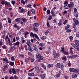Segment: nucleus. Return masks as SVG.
I'll use <instances>...</instances> for the list:
<instances>
[{"label": "nucleus", "mask_w": 79, "mask_h": 79, "mask_svg": "<svg viewBox=\"0 0 79 79\" xmlns=\"http://www.w3.org/2000/svg\"><path fill=\"white\" fill-rule=\"evenodd\" d=\"M30 36L32 37H35L37 40H39V37L36 34H34L33 32H31L30 34Z\"/></svg>", "instance_id": "nucleus-1"}, {"label": "nucleus", "mask_w": 79, "mask_h": 79, "mask_svg": "<svg viewBox=\"0 0 79 79\" xmlns=\"http://www.w3.org/2000/svg\"><path fill=\"white\" fill-rule=\"evenodd\" d=\"M56 67L57 68L59 69V68H64V64L63 63H57L56 64Z\"/></svg>", "instance_id": "nucleus-2"}, {"label": "nucleus", "mask_w": 79, "mask_h": 79, "mask_svg": "<svg viewBox=\"0 0 79 79\" xmlns=\"http://www.w3.org/2000/svg\"><path fill=\"white\" fill-rule=\"evenodd\" d=\"M36 58L38 59V60H43V57L40 53H37L36 55Z\"/></svg>", "instance_id": "nucleus-3"}, {"label": "nucleus", "mask_w": 79, "mask_h": 79, "mask_svg": "<svg viewBox=\"0 0 79 79\" xmlns=\"http://www.w3.org/2000/svg\"><path fill=\"white\" fill-rule=\"evenodd\" d=\"M73 22L74 23V24L76 25H78L79 24V21H78V20L77 19L75 18H73Z\"/></svg>", "instance_id": "nucleus-4"}, {"label": "nucleus", "mask_w": 79, "mask_h": 79, "mask_svg": "<svg viewBox=\"0 0 79 79\" xmlns=\"http://www.w3.org/2000/svg\"><path fill=\"white\" fill-rule=\"evenodd\" d=\"M78 56L77 55H73L72 56H67V57L68 59L70 58H77Z\"/></svg>", "instance_id": "nucleus-5"}, {"label": "nucleus", "mask_w": 79, "mask_h": 79, "mask_svg": "<svg viewBox=\"0 0 79 79\" xmlns=\"http://www.w3.org/2000/svg\"><path fill=\"white\" fill-rule=\"evenodd\" d=\"M69 71L70 72H77V69H74L73 68H70Z\"/></svg>", "instance_id": "nucleus-6"}, {"label": "nucleus", "mask_w": 79, "mask_h": 79, "mask_svg": "<svg viewBox=\"0 0 79 79\" xmlns=\"http://www.w3.org/2000/svg\"><path fill=\"white\" fill-rule=\"evenodd\" d=\"M5 5L7 6H9V7H11V5L10 4V3L9 2H7L6 1H5Z\"/></svg>", "instance_id": "nucleus-7"}, {"label": "nucleus", "mask_w": 79, "mask_h": 79, "mask_svg": "<svg viewBox=\"0 0 79 79\" xmlns=\"http://www.w3.org/2000/svg\"><path fill=\"white\" fill-rule=\"evenodd\" d=\"M2 61H6V63H9V61H8V60L6 57L5 58H3L2 59Z\"/></svg>", "instance_id": "nucleus-8"}, {"label": "nucleus", "mask_w": 79, "mask_h": 79, "mask_svg": "<svg viewBox=\"0 0 79 79\" xmlns=\"http://www.w3.org/2000/svg\"><path fill=\"white\" fill-rule=\"evenodd\" d=\"M33 50L34 52H37V50H38V49H37V46L36 45H34L33 46Z\"/></svg>", "instance_id": "nucleus-9"}, {"label": "nucleus", "mask_w": 79, "mask_h": 79, "mask_svg": "<svg viewBox=\"0 0 79 79\" xmlns=\"http://www.w3.org/2000/svg\"><path fill=\"white\" fill-rule=\"evenodd\" d=\"M15 21L16 23H19L21 22V19L20 18H17L15 19Z\"/></svg>", "instance_id": "nucleus-10"}, {"label": "nucleus", "mask_w": 79, "mask_h": 79, "mask_svg": "<svg viewBox=\"0 0 79 79\" xmlns=\"http://www.w3.org/2000/svg\"><path fill=\"white\" fill-rule=\"evenodd\" d=\"M40 64L41 65L43 69H44L45 71H46V70H47V68H46V67L45 66V65H44V64L43 63H41Z\"/></svg>", "instance_id": "nucleus-11"}, {"label": "nucleus", "mask_w": 79, "mask_h": 79, "mask_svg": "<svg viewBox=\"0 0 79 79\" xmlns=\"http://www.w3.org/2000/svg\"><path fill=\"white\" fill-rule=\"evenodd\" d=\"M62 20L60 19L59 22L58 23V26H61L62 24H63V22Z\"/></svg>", "instance_id": "nucleus-12"}, {"label": "nucleus", "mask_w": 79, "mask_h": 79, "mask_svg": "<svg viewBox=\"0 0 79 79\" xmlns=\"http://www.w3.org/2000/svg\"><path fill=\"white\" fill-rule=\"evenodd\" d=\"M72 77L73 79H76L77 77V74L75 73H73L72 76Z\"/></svg>", "instance_id": "nucleus-13"}, {"label": "nucleus", "mask_w": 79, "mask_h": 79, "mask_svg": "<svg viewBox=\"0 0 79 79\" xmlns=\"http://www.w3.org/2000/svg\"><path fill=\"white\" fill-rule=\"evenodd\" d=\"M60 53L58 52H57L56 54V55L54 56V58H57L60 56Z\"/></svg>", "instance_id": "nucleus-14"}, {"label": "nucleus", "mask_w": 79, "mask_h": 79, "mask_svg": "<svg viewBox=\"0 0 79 79\" xmlns=\"http://www.w3.org/2000/svg\"><path fill=\"white\" fill-rule=\"evenodd\" d=\"M14 44L15 46L18 45L19 46L18 47H19V44H20V42L19 41H17V42L14 43Z\"/></svg>", "instance_id": "nucleus-15"}, {"label": "nucleus", "mask_w": 79, "mask_h": 79, "mask_svg": "<svg viewBox=\"0 0 79 79\" xmlns=\"http://www.w3.org/2000/svg\"><path fill=\"white\" fill-rule=\"evenodd\" d=\"M28 49L29 51L31 52H33V50L32 49V47L31 46L28 47Z\"/></svg>", "instance_id": "nucleus-16"}, {"label": "nucleus", "mask_w": 79, "mask_h": 79, "mask_svg": "<svg viewBox=\"0 0 79 79\" xmlns=\"http://www.w3.org/2000/svg\"><path fill=\"white\" fill-rule=\"evenodd\" d=\"M37 26H38V23H34L33 25V28L37 27Z\"/></svg>", "instance_id": "nucleus-17"}, {"label": "nucleus", "mask_w": 79, "mask_h": 79, "mask_svg": "<svg viewBox=\"0 0 79 79\" xmlns=\"http://www.w3.org/2000/svg\"><path fill=\"white\" fill-rule=\"evenodd\" d=\"M47 75H46L45 74H43L41 76V78L42 79H44L46 77Z\"/></svg>", "instance_id": "nucleus-18"}, {"label": "nucleus", "mask_w": 79, "mask_h": 79, "mask_svg": "<svg viewBox=\"0 0 79 79\" xmlns=\"http://www.w3.org/2000/svg\"><path fill=\"white\" fill-rule=\"evenodd\" d=\"M53 11H55V10H52V11H51V14L52 15V16H53L55 17V16H56V15L55 14V13Z\"/></svg>", "instance_id": "nucleus-19"}, {"label": "nucleus", "mask_w": 79, "mask_h": 79, "mask_svg": "<svg viewBox=\"0 0 79 79\" xmlns=\"http://www.w3.org/2000/svg\"><path fill=\"white\" fill-rule=\"evenodd\" d=\"M9 64L11 66H14V64H15V63L13 62L10 61Z\"/></svg>", "instance_id": "nucleus-20"}, {"label": "nucleus", "mask_w": 79, "mask_h": 79, "mask_svg": "<svg viewBox=\"0 0 79 79\" xmlns=\"http://www.w3.org/2000/svg\"><path fill=\"white\" fill-rule=\"evenodd\" d=\"M11 69L12 71V73L14 74H16V70L14 68Z\"/></svg>", "instance_id": "nucleus-21"}, {"label": "nucleus", "mask_w": 79, "mask_h": 79, "mask_svg": "<svg viewBox=\"0 0 79 79\" xmlns=\"http://www.w3.org/2000/svg\"><path fill=\"white\" fill-rule=\"evenodd\" d=\"M75 44L77 45V46H79V40H75Z\"/></svg>", "instance_id": "nucleus-22"}, {"label": "nucleus", "mask_w": 79, "mask_h": 79, "mask_svg": "<svg viewBox=\"0 0 79 79\" xmlns=\"http://www.w3.org/2000/svg\"><path fill=\"white\" fill-rule=\"evenodd\" d=\"M52 18H53V16H52V15H49L48 17V18L47 19V20L48 21H49L50 20H51V19H52Z\"/></svg>", "instance_id": "nucleus-23"}, {"label": "nucleus", "mask_w": 79, "mask_h": 79, "mask_svg": "<svg viewBox=\"0 0 79 79\" xmlns=\"http://www.w3.org/2000/svg\"><path fill=\"white\" fill-rule=\"evenodd\" d=\"M19 56L20 58H24V55L23 54H20L19 55Z\"/></svg>", "instance_id": "nucleus-24"}, {"label": "nucleus", "mask_w": 79, "mask_h": 79, "mask_svg": "<svg viewBox=\"0 0 79 79\" xmlns=\"http://www.w3.org/2000/svg\"><path fill=\"white\" fill-rule=\"evenodd\" d=\"M31 11L32 13V15H35V10H34V9H31Z\"/></svg>", "instance_id": "nucleus-25"}, {"label": "nucleus", "mask_w": 79, "mask_h": 79, "mask_svg": "<svg viewBox=\"0 0 79 79\" xmlns=\"http://www.w3.org/2000/svg\"><path fill=\"white\" fill-rule=\"evenodd\" d=\"M74 15L76 18H78V17H79V14L78 13V12L75 13Z\"/></svg>", "instance_id": "nucleus-26"}, {"label": "nucleus", "mask_w": 79, "mask_h": 79, "mask_svg": "<svg viewBox=\"0 0 79 79\" xmlns=\"http://www.w3.org/2000/svg\"><path fill=\"white\" fill-rule=\"evenodd\" d=\"M47 66L48 68H52L53 67V64H48L47 65Z\"/></svg>", "instance_id": "nucleus-27"}, {"label": "nucleus", "mask_w": 79, "mask_h": 79, "mask_svg": "<svg viewBox=\"0 0 79 79\" xmlns=\"http://www.w3.org/2000/svg\"><path fill=\"white\" fill-rule=\"evenodd\" d=\"M32 29L33 31H35V32H38V29H37V28H35V27L32 28Z\"/></svg>", "instance_id": "nucleus-28"}, {"label": "nucleus", "mask_w": 79, "mask_h": 79, "mask_svg": "<svg viewBox=\"0 0 79 79\" xmlns=\"http://www.w3.org/2000/svg\"><path fill=\"white\" fill-rule=\"evenodd\" d=\"M63 9L64 10H67L68 9V6L66 5H64L63 6Z\"/></svg>", "instance_id": "nucleus-29"}, {"label": "nucleus", "mask_w": 79, "mask_h": 79, "mask_svg": "<svg viewBox=\"0 0 79 79\" xmlns=\"http://www.w3.org/2000/svg\"><path fill=\"white\" fill-rule=\"evenodd\" d=\"M22 21L24 23H26L27 22V19L25 18H22Z\"/></svg>", "instance_id": "nucleus-30"}, {"label": "nucleus", "mask_w": 79, "mask_h": 79, "mask_svg": "<svg viewBox=\"0 0 79 79\" xmlns=\"http://www.w3.org/2000/svg\"><path fill=\"white\" fill-rule=\"evenodd\" d=\"M62 60L64 61H66V56H64L62 58Z\"/></svg>", "instance_id": "nucleus-31"}, {"label": "nucleus", "mask_w": 79, "mask_h": 79, "mask_svg": "<svg viewBox=\"0 0 79 79\" xmlns=\"http://www.w3.org/2000/svg\"><path fill=\"white\" fill-rule=\"evenodd\" d=\"M70 27L69 25H67L65 27V31H67V30H68V29Z\"/></svg>", "instance_id": "nucleus-32"}, {"label": "nucleus", "mask_w": 79, "mask_h": 79, "mask_svg": "<svg viewBox=\"0 0 79 79\" xmlns=\"http://www.w3.org/2000/svg\"><path fill=\"white\" fill-rule=\"evenodd\" d=\"M67 13H68V11L66 10H64L62 13V14L63 15H65L66 14H67Z\"/></svg>", "instance_id": "nucleus-33"}, {"label": "nucleus", "mask_w": 79, "mask_h": 79, "mask_svg": "<svg viewBox=\"0 0 79 79\" xmlns=\"http://www.w3.org/2000/svg\"><path fill=\"white\" fill-rule=\"evenodd\" d=\"M46 13L48 15H49L50 14V10L48 9L47 10Z\"/></svg>", "instance_id": "nucleus-34"}, {"label": "nucleus", "mask_w": 79, "mask_h": 79, "mask_svg": "<svg viewBox=\"0 0 79 79\" xmlns=\"http://www.w3.org/2000/svg\"><path fill=\"white\" fill-rule=\"evenodd\" d=\"M61 50L62 53L64 52V47H61Z\"/></svg>", "instance_id": "nucleus-35"}, {"label": "nucleus", "mask_w": 79, "mask_h": 79, "mask_svg": "<svg viewBox=\"0 0 79 79\" xmlns=\"http://www.w3.org/2000/svg\"><path fill=\"white\" fill-rule=\"evenodd\" d=\"M26 44L28 46H30V45H31V42L30 41H27L26 43Z\"/></svg>", "instance_id": "nucleus-36"}, {"label": "nucleus", "mask_w": 79, "mask_h": 79, "mask_svg": "<svg viewBox=\"0 0 79 79\" xmlns=\"http://www.w3.org/2000/svg\"><path fill=\"white\" fill-rule=\"evenodd\" d=\"M13 48H15V46H11L10 48L9 51H11V50H12L13 49Z\"/></svg>", "instance_id": "nucleus-37"}, {"label": "nucleus", "mask_w": 79, "mask_h": 79, "mask_svg": "<svg viewBox=\"0 0 79 79\" xmlns=\"http://www.w3.org/2000/svg\"><path fill=\"white\" fill-rule=\"evenodd\" d=\"M50 30H47V31H46L45 32V35H47L48 34V33H49V32H50Z\"/></svg>", "instance_id": "nucleus-38"}, {"label": "nucleus", "mask_w": 79, "mask_h": 79, "mask_svg": "<svg viewBox=\"0 0 79 79\" xmlns=\"http://www.w3.org/2000/svg\"><path fill=\"white\" fill-rule=\"evenodd\" d=\"M63 54L64 55H69V52L66 51H64L63 52Z\"/></svg>", "instance_id": "nucleus-39"}, {"label": "nucleus", "mask_w": 79, "mask_h": 79, "mask_svg": "<svg viewBox=\"0 0 79 79\" xmlns=\"http://www.w3.org/2000/svg\"><path fill=\"white\" fill-rule=\"evenodd\" d=\"M8 23H9V24H11V19H10V18H8Z\"/></svg>", "instance_id": "nucleus-40"}, {"label": "nucleus", "mask_w": 79, "mask_h": 79, "mask_svg": "<svg viewBox=\"0 0 79 79\" xmlns=\"http://www.w3.org/2000/svg\"><path fill=\"white\" fill-rule=\"evenodd\" d=\"M11 60L12 61H15V59L14 57V56H12L11 57Z\"/></svg>", "instance_id": "nucleus-41"}, {"label": "nucleus", "mask_w": 79, "mask_h": 79, "mask_svg": "<svg viewBox=\"0 0 79 79\" xmlns=\"http://www.w3.org/2000/svg\"><path fill=\"white\" fill-rule=\"evenodd\" d=\"M69 39L70 41H73V37L72 36H71L69 37Z\"/></svg>", "instance_id": "nucleus-42"}, {"label": "nucleus", "mask_w": 79, "mask_h": 79, "mask_svg": "<svg viewBox=\"0 0 79 79\" xmlns=\"http://www.w3.org/2000/svg\"><path fill=\"white\" fill-rule=\"evenodd\" d=\"M71 45H72V46H73V47L74 48H75V47H76V46H77V45H76V44H74L72 43Z\"/></svg>", "instance_id": "nucleus-43"}, {"label": "nucleus", "mask_w": 79, "mask_h": 79, "mask_svg": "<svg viewBox=\"0 0 79 79\" xmlns=\"http://www.w3.org/2000/svg\"><path fill=\"white\" fill-rule=\"evenodd\" d=\"M21 3L22 4V5H25V1L24 0H21Z\"/></svg>", "instance_id": "nucleus-44"}, {"label": "nucleus", "mask_w": 79, "mask_h": 79, "mask_svg": "<svg viewBox=\"0 0 79 79\" xmlns=\"http://www.w3.org/2000/svg\"><path fill=\"white\" fill-rule=\"evenodd\" d=\"M21 13H23V12L25 13V12H26V10H24L23 8H22L21 10Z\"/></svg>", "instance_id": "nucleus-45"}, {"label": "nucleus", "mask_w": 79, "mask_h": 79, "mask_svg": "<svg viewBox=\"0 0 79 79\" xmlns=\"http://www.w3.org/2000/svg\"><path fill=\"white\" fill-rule=\"evenodd\" d=\"M72 31V30L70 29H69L68 30H67L66 31V32L69 33V32H71Z\"/></svg>", "instance_id": "nucleus-46"}, {"label": "nucleus", "mask_w": 79, "mask_h": 79, "mask_svg": "<svg viewBox=\"0 0 79 79\" xmlns=\"http://www.w3.org/2000/svg\"><path fill=\"white\" fill-rule=\"evenodd\" d=\"M39 46L40 47H44V44L43 43H41L39 44Z\"/></svg>", "instance_id": "nucleus-47"}, {"label": "nucleus", "mask_w": 79, "mask_h": 79, "mask_svg": "<svg viewBox=\"0 0 79 79\" xmlns=\"http://www.w3.org/2000/svg\"><path fill=\"white\" fill-rule=\"evenodd\" d=\"M47 26L48 27H50V23H49L48 22H47Z\"/></svg>", "instance_id": "nucleus-48"}, {"label": "nucleus", "mask_w": 79, "mask_h": 79, "mask_svg": "<svg viewBox=\"0 0 79 79\" xmlns=\"http://www.w3.org/2000/svg\"><path fill=\"white\" fill-rule=\"evenodd\" d=\"M2 47L3 48V49H5V50L7 48V47H6V46L5 45L3 46Z\"/></svg>", "instance_id": "nucleus-49"}, {"label": "nucleus", "mask_w": 79, "mask_h": 79, "mask_svg": "<svg viewBox=\"0 0 79 79\" xmlns=\"http://www.w3.org/2000/svg\"><path fill=\"white\" fill-rule=\"evenodd\" d=\"M1 5H5V1H3L1 3Z\"/></svg>", "instance_id": "nucleus-50"}, {"label": "nucleus", "mask_w": 79, "mask_h": 79, "mask_svg": "<svg viewBox=\"0 0 79 79\" xmlns=\"http://www.w3.org/2000/svg\"><path fill=\"white\" fill-rule=\"evenodd\" d=\"M64 3V5H68V2L67 1H65Z\"/></svg>", "instance_id": "nucleus-51"}, {"label": "nucleus", "mask_w": 79, "mask_h": 79, "mask_svg": "<svg viewBox=\"0 0 79 79\" xmlns=\"http://www.w3.org/2000/svg\"><path fill=\"white\" fill-rule=\"evenodd\" d=\"M74 48H75V49H76V50H77V51H79V48L78 47V46H76V47H75Z\"/></svg>", "instance_id": "nucleus-52"}, {"label": "nucleus", "mask_w": 79, "mask_h": 79, "mask_svg": "<svg viewBox=\"0 0 79 79\" xmlns=\"http://www.w3.org/2000/svg\"><path fill=\"white\" fill-rule=\"evenodd\" d=\"M68 21V20H65V21L63 23V24H64V25H65V24H66L67 23V21Z\"/></svg>", "instance_id": "nucleus-53"}, {"label": "nucleus", "mask_w": 79, "mask_h": 79, "mask_svg": "<svg viewBox=\"0 0 79 79\" xmlns=\"http://www.w3.org/2000/svg\"><path fill=\"white\" fill-rule=\"evenodd\" d=\"M11 3L13 5H14L16 3V2L14 1H11Z\"/></svg>", "instance_id": "nucleus-54"}, {"label": "nucleus", "mask_w": 79, "mask_h": 79, "mask_svg": "<svg viewBox=\"0 0 79 79\" xmlns=\"http://www.w3.org/2000/svg\"><path fill=\"white\" fill-rule=\"evenodd\" d=\"M29 33L28 32H26L24 33V35H25V37H26L27 35H28V34H29Z\"/></svg>", "instance_id": "nucleus-55"}, {"label": "nucleus", "mask_w": 79, "mask_h": 79, "mask_svg": "<svg viewBox=\"0 0 79 79\" xmlns=\"http://www.w3.org/2000/svg\"><path fill=\"white\" fill-rule=\"evenodd\" d=\"M28 55L29 56H32V53L31 52H28Z\"/></svg>", "instance_id": "nucleus-56"}, {"label": "nucleus", "mask_w": 79, "mask_h": 79, "mask_svg": "<svg viewBox=\"0 0 79 79\" xmlns=\"http://www.w3.org/2000/svg\"><path fill=\"white\" fill-rule=\"evenodd\" d=\"M74 11V13H77V9L75 7L73 8Z\"/></svg>", "instance_id": "nucleus-57"}, {"label": "nucleus", "mask_w": 79, "mask_h": 79, "mask_svg": "<svg viewBox=\"0 0 79 79\" xmlns=\"http://www.w3.org/2000/svg\"><path fill=\"white\" fill-rule=\"evenodd\" d=\"M70 4L71 5V6H74V3H73V2H70Z\"/></svg>", "instance_id": "nucleus-58"}, {"label": "nucleus", "mask_w": 79, "mask_h": 79, "mask_svg": "<svg viewBox=\"0 0 79 79\" xmlns=\"http://www.w3.org/2000/svg\"><path fill=\"white\" fill-rule=\"evenodd\" d=\"M35 70H39V68L38 67L35 66Z\"/></svg>", "instance_id": "nucleus-59"}, {"label": "nucleus", "mask_w": 79, "mask_h": 79, "mask_svg": "<svg viewBox=\"0 0 79 79\" xmlns=\"http://www.w3.org/2000/svg\"><path fill=\"white\" fill-rule=\"evenodd\" d=\"M19 77H17V76H16V75H14V79H19Z\"/></svg>", "instance_id": "nucleus-60"}, {"label": "nucleus", "mask_w": 79, "mask_h": 79, "mask_svg": "<svg viewBox=\"0 0 79 79\" xmlns=\"http://www.w3.org/2000/svg\"><path fill=\"white\" fill-rule=\"evenodd\" d=\"M68 65L69 67H70V66H71V62H70V61H69Z\"/></svg>", "instance_id": "nucleus-61"}, {"label": "nucleus", "mask_w": 79, "mask_h": 79, "mask_svg": "<svg viewBox=\"0 0 79 79\" xmlns=\"http://www.w3.org/2000/svg\"><path fill=\"white\" fill-rule=\"evenodd\" d=\"M16 41H18V40H19V36L17 37L16 38Z\"/></svg>", "instance_id": "nucleus-62"}, {"label": "nucleus", "mask_w": 79, "mask_h": 79, "mask_svg": "<svg viewBox=\"0 0 79 79\" xmlns=\"http://www.w3.org/2000/svg\"><path fill=\"white\" fill-rule=\"evenodd\" d=\"M27 6L28 7H29V8H32V7H31V5L30 4H28Z\"/></svg>", "instance_id": "nucleus-63"}, {"label": "nucleus", "mask_w": 79, "mask_h": 79, "mask_svg": "<svg viewBox=\"0 0 79 79\" xmlns=\"http://www.w3.org/2000/svg\"><path fill=\"white\" fill-rule=\"evenodd\" d=\"M77 29V28H74V29L73 30V31L74 32H77V31H76Z\"/></svg>", "instance_id": "nucleus-64"}]
</instances>
